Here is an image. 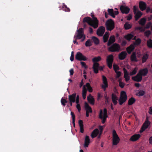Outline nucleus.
<instances>
[{
    "label": "nucleus",
    "instance_id": "obj_1",
    "mask_svg": "<svg viewBox=\"0 0 152 152\" xmlns=\"http://www.w3.org/2000/svg\"><path fill=\"white\" fill-rule=\"evenodd\" d=\"M91 16L92 19L90 17H86L84 18L83 22H86L90 26L95 28H97L98 25V21L97 18L95 17L92 13H91Z\"/></svg>",
    "mask_w": 152,
    "mask_h": 152
},
{
    "label": "nucleus",
    "instance_id": "obj_2",
    "mask_svg": "<svg viewBox=\"0 0 152 152\" xmlns=\"http://www.w3.org/2000/svg\"><path fill=\"white\" fill-rule=\"evenodd\" d=\"M112 136V144L113 145H117L119 143L120 139L114 129L113 131Z\"/></svg>",
    "mask_w": 152,
    "mask_h": 152
},
{
    "label": "nucleus",
    "instance_id": "obj_3",
    "mask_svg": "<svg viewBox=\"0 0 152 152\" xmlns=\"http://www.w3.org/2000/svg\"><path fill=\"white\" fill-rule=\"evenodd\" d=\"M107 117V109L104 108L103 112L102 110H101L99 115V118L102 120V123L103 124L105 122Z\"/></svg>",
    "mask_w": 152,
    "mask_h": 152
},
{
    "label": "nucleus",
    "instance_id": "obj_4",
    "mask_svg": "<svg viewBox=\"0 0 152 152\" xmlns=\"http://www.w3.org/2000/svg\"><path fill=\"white\" fill-rule=\"evenodd\" d=\"M105 25L107 29L109 31L112 30L115 27L114 22L111 19L106 21Z\"/></svg>",
    "mask_w": 152,
    "mask_h": 152
},
{
    "label": "nucleus",
    "instance_id": "obj_5",
    "mask_svg": "<svg viewBox=\"0 0 152 152\" xmlns=\"http://www.w3.org/2000/svg\"><path fill=\"white\" fill-rule=\"evenodd\" d=\"M84 36L83 29L81 28L77 30V32L74 36V38H75L76 39H80Z\"/></svg>",
    "mask_w": 152,
    "mask_h": 152
},
{
    "label": "nucleus",
    "instance_id": "obj_6",
    "mask_svg": "<svg viewBox=\"0 0 152 152\" xmlns=\"http://www.w3.org/2000/svg\"><path fill=\"white\" fill-rule=\"evenodd\" d=\"M127 96L126 92L124 91H122L121 93V96L118 101L120 104H122L125 102L127 99Z\"/></svg>",
    "mask_w": 152,
    "mask_h": 152
},
{
    "label": "nucleus",
    "instance_id": "obj_7",
    "mask_svg": "<svg viewBox=\"0 0 152 152\" xmlns=\"http://www.w3.org/2000/svg\"><path fill=\"white\" fill-rule=\"evenodd\" d=\"M133 12L135 14V18L136 20H138L142 16V13L140 11L136 6H134L133 7Z\"/></svg>",
    "mask_w": 152,
    "mask_h": 152
},
{
    "label": "nucleus",
    "instance_id": "obj_8",
    "mask_svg": "<svg viewBox=\"0 0 152 152\" xmlns=\"http://www.w3.org/2000/svg\"><path fill=\"white\" fill-rule=\"evenodd\" d=\"M75 58L77 60L79 61H86L88 60V58L84 56L82 53L78 52H77L76 56Z\"/></svg>",
    "mask_w": 152,
    "mask_h": 152
},
{
    "label": "nucleus",
    "instance_id": "obj_9",
    "mask_svg": "<svg viewBox=\"0 0 152 152\" xmlns=\"http://www.w3.org/2000/svg\"><path fill=\"white\" fill-rule=\"evenodd\" d=\"M120 49L119 45L115 43L112 45L109 48V50L112 52L118 51Z\"/></svg>",
    "mask_w": 152,
    "mask_h": 152
},
{
    "label": "nucleus",
    "instance_id": "obj_10",
    "mask_svg": "<svg viewBox=\"0 0 152 152\" xmlns=\"http://www.w3.org/2000/svg\"><path fill=\"white\" fill-rule=\"evenodd\" d=\"M113 60V56L112 55H108L106 60L107 66L110 69L112 68V64Z\"/></svg>",
    "mask_w": 152,
    "mask_h": 152
},
{
    "label": "nucleus",
    "instance_id": "obj_11",
    "mask_svg": "<svg viewBox=\"0 0 152 152\" xmlns=\"http://www.w3.org/2000/svg\"><path fill=\"white\" fill-rule=\"evenodd\" d=\"M150 124V121H149L148 120H146L143 124L140 130V133H142L146 129H147L149 126Z\"/></svg>",
    "mask_w": 152,
    "mask_h": 152
},
{
    "label": "nucleus",
    "instance_id": "obj_12",
    "mask_svg": "<svg viewBox=\"0 0 152 152\" xmlns=\"http://www.w3.org/2000/svg\"><path fill=\"white\" fill-rule=\"evenodd\" d=\"M91 142V140L89 137L88 135L86 136L84 139V142L83 144V147L86 148L88 147Z\"/></svg>",
    "mask_w": 152,
    "mask_h": 152
},
{
    "label": "nucleus",
    "instance_id": "obj_13",
    "mask_svg": "<svg viewBox=\"0 0 152 152\" xmlns=\"http://www.w3.org/2000/svg\"><path fill=\"white\" fill-rule=\"evenodd\" d=\"M105 31V28L103 26H101L97 31V34L100 37L102 36Z\"/></svg>",
    "mask_w": 152,
    "mask_h": 152
},
{
    "label": "nucleus",
    "instance_id": "obj_14",
    "mask_svg": "<svg viewBox=\"0 0 152 152\" xmlns=\"http://www.w3.org/2000/svg\"><path fill=\"white\" fill-rule=\"evenodd\" d=\"M102 79L103 84L102 85V87L104 89V90L105 91L106 88L108 86L107 81V78L104 75L102 76Z\"/></svg>",
    "mask_w": 152,
    "mask_h": 152
},
{
    "label": "nucleus",
    "instance_id": "obj_15",
    "mask_svg": "<svg viewBox=\"0 0 152 152\" xmlns=\"http://www.w3.org/2000/svg\"><path fill=\"white\" fill-rule=\"evenodd\" d=\"M120 9L123 13L127 14L129 12L130 10L129 7L123 5L121 6Z\"/></svg>",
    "mask_w": 152,
    "mask_h": 152
},
{
    "label": "nucleus",
    "instance_id": "obj_16",
    "mask_svg": "<svg viewBox=\"0 0 152 152\" xmlns=\"http://www.w3.org/2000/svg\"><path fill=\"white\" fill-rule=\"evenodd\" d=\"M99 134V131L98 129H95L91 133V137L92 138H94L97 136Z\"/></svg>",
    "mask_w": 152,
    "mask_h": 152
},
{
    "label": "nucleus",
    "instance_id": "obj_17",
    "mask_svg": "<svg viewBox=\"0 0 152 152\" xmlns=\"http://www.w3.org/2000/svg\"><path fill=\"white\" fill-rule=\"evenodd\" d=\"M141 135L139 134H134L132 135L130 138V140L132 141H135L137 140L140 137Z\"/></svg>",
    "mask_w": 152,
    "mask_h": 152
},
{
    "label": "nucleus",
    "instance_id": "obj_18",
    "mask_svg": "<svg viewBox=\"0 0 152 152\" xmlns=\"http://www.w3.org/2000/svg\"><path fill=\"white\" fill-rule=\"evenodd\" d=\"M123 70L124 72V77L125 79V81L126 82H127L130 79V76H129V74L126 69L124 68L123 69Z\"/></svg>",
    "mask_w": 152,
    "mask_h": 152
},
{
    "label": "nucleus",
    "instance_id": "obj_19",
    "mask_svg": "<svg viewBox=\"0 0 152 152\" xmlns=\"http://www.w3.org/2000/svg\"><path fill=\"white\" fill-rule=\"evenodd\" d=\"M99 64L97 62H95L94 63L93 66V68L94 70V72L96 74L98 72V70L99 69Z\"/></svg>",
    "mask_w": 152,
    "mask_h": 152
},
{
    "label": "nucleus",
    "instance_id": "obj_20",
    "mask_svg": "<svg viewBox=\"0 0 152 152\" xmlns=\"http://www.w3.org/2000/svg\"><path fill=\"white\" fill-rule=\"evenodd\" d=\"M124 37L128 40H130L132 39L133 40H135L136 38V36L134 37V35L133 33H131L130 34H128L127 35L124 36Z\"/></svg>",
    "mask_w": 152,
    "mask_h": 152
},
{
    "label": "nucleus",
    "instance_id": "obj_21",
    "mask_svg": "<svg viewBox=\"0 0 152 152\" xmlns=\"http://www.w3.org/2000/svg\"><path fill=\"white\" fill-rule=\"evenodd\" d=\"M132 79L137 82H140L142 79V76L138 73L136 76L132 77Z\"/></svg>",
    "mask_w": 152,
    "mask_h": 152
},
{
    "label": "nucleus",
    "instance_id": "obj_22",
    "mask_svg": "<svg viewBox=\"0 0 152 152\" xmlns=\"http://www.w3.org/2000/svg\"><path fill=\"white\" fill-rule=\"evenodd\" d=\"M148 70L147 68L141 69L140 70L139 73L142 76H145L148 73Z\"/></svg>",
    "mask_w": 152,
    "mask_h": 152
},
{
    "label": "nucleus",
    "instance_id": "obj_23",
    "mask_svg": "<svg viewBox=\"0 0 152 152\" xmlns=\"http://www.w3.org/2000/svg\"><path fill=\"white\" fill-rule=\"evenodd\" d=\"M139 7L140 9L142 11L145 10L146 7V4L143 1L140 2L139 3Z\"/></svg>",
    "mask_w": 152,
    "mask_h": 152
},
{
    "label": "nucleus",
    "instance_id": "obj_24",
    "mask_svg": "<svg viewBox=\"0 0 152 152\" xmlns=\"http://www.w3.org/2000/svg\"><path fill=\"white\" fill-rule=\"evenodd\" d=\"M127 55V53L126 51H123L119 54V58L120 60H123L125 58Z\"/></svg>",
    "mask_w": 152,
    "mask_h": 152
},
{
    "label": "nucleus",
    "instance_id": "obj_25",
    "mask_svg": "<svg viewBox=\"0 0 152 152\" xmlns=\"http://www.w3.org/2000/svg\"><path fill=\"white\" fill-rule=\"evenodd\" d=\"M76 94L74 93L71 95L69 96V99L70 102H75Z\"/></svg>",
    "mask_w": 152,
    "mask_h": 152
},
{
    "label": "nucleus",
    "instance_id": "obj_26",
    "mask_svg": "<svg viewBox=\"0 0 152 152\" xmlns=\"http://www.w3.org/2000/svg\"><path fill=\"white\" fill-rule=\"evenodd\" d=\"M85 107L86 112H88L89 113H91L92 112V110L91 107L89 106L88 104L86 102L85 103Z\"/></svg>",
    "mask_w": 152,
    "mask_h": 152
},
{
    "label": "nucleus",
    "instance_id": "obj_27",
    "mask_svg": "<svg viewBox=\"0 0 152 152\" xmlns=\"http://www.w3.org/2000/svg\"><path fill=\"white\" fill-rule=\"evenodd\" d=\"M112 101L114 105H116L117 103V100L118 98L116 95L114 94H112Z\"/></svg>",
    "mask_w": 152,
    "mask_h": 152
},
{
    "label": "nucleus",
    "instance_id": "obj_28",
    "mask_svg": "<svg viewBox=\"0 0 152 152\" xmlns=\"http://www.w3.org/2000/svg\"><path fill=\"white\" fill-rule=\"evenodd\" d=\"M78 123L80 127V132L83 133L84 132V128L83 121L81 120L79 121Z\"/></svg>",
    "mask_w": 152,
    "mask_h": 152
},
{
    "label": "nucleus",
    "instance_id": "obj_29",
    "mask_svg": "<svg viewBox=\"0 0 152 152\" xmlns=\"http://www.w3.org/2000/svg\"><path fill=\"white\" fill-rule=\"evenodd\" d=\"M87 99L88 102L92 104H94V100L93 97L91 94L89 95L87 97Z\"/></svg>",
    "mask_w": 152,
    "mask_h": 152
},
{
    "label": "nucleus",
    "instance_id": "obj_30",
    "mask_svg": "<svg viewBox=\"0 0 152 152\" xmlns=\"http://www.w3.org/2000/svg\"><path fill=\"white\" fill-rule=\"evenodd\" d=\"M115 41V36H111L107 43V45L108 46L114 43Z\"/></svg>",
    "mask_w": 152,
    "mask_h": 152
},
{
    "label": "nucleus",
    "instance_id": "obj_31",
    "mask_svg": "<svg viewBox=\"0 0 152 152\" xmlns=\"http://www.w3.org/2000/svg\"><path fill=\"white\" fill-rule=\"evenodd\" d=\"M134 48L135 47L134 45L132 44L129 47L127 48L126 50L127 52L130 54L134 50Z\"/></svg>",
    "mask_w": 152,
    "mask_h": 152
},
{
    "label": "nucleus",
    "instance_id": "obj_32",
    "mask_svg": "<svg viewBox=\"0 0 152 152\" xmlns=\"http://www.w3.org/2000/svg\"><path fill=\"white\" fill-rule=\"evenodd\" d=\"M131 59L132 61H137L135 53H133L131 57Z\"/></svg>",
    "mask_w": 152,
    "mask_h": 152
},
{
    "label": "nucleus",
    "instance_id": "obj_33",
    "mask_svg": "<svg viewBox=\"0 0 152 152\" xmlns=\"http://www.w3.org/2000/svg\"><path fill=\"white\" fill-rule=\"evenodd\" d=\"M86 90L85 87V86H84L82 91V96L83 99H85L86 98Z\"/></svg>",
    "mask_w": 152,
    "mask_h": 152
},
{
    "label": "nucleus",
    "instance_id": "obj_34",
    "mask_svg": "<svg viewBox=\"0 0 152 152\" xmlns=\"http://www.w3.org/2000/svg\"><path fill=\"white\" fill-rule=\"evenodd\" d=\"M109 34L108 32H106L103 37V39L104 42H106L107 41L109 37Z\"/></svg>",
    "mask_w": 152,
    "mask_h": 152
},
{
    "label": "nucleus",
    "instance_id": "obj_35",
    "mask_svg": "<svg viewBox=\"0 0 152 152\" xmlns=\"http://www.w3.org/2000/svg\"><path fill=\"white\" fill-rule=\"evenodd\" d=\"M91 39L93 40L94 43L96 45L99 44V42L98 39L95 37H91Z\"/></svg>",
    "mask_w": 152,
    "mask_h": 152
},
{
    "label": "nucleus",
    "instance_id": "obj_36",
    "mask_svg": "<svg viewBox=\"0 0 152 152\" xmlns=\"http://www.w3.org/2000/svg\"><path fill=\"white\" fill-rule=\"evenodd\" d=\"M108 12L109 14L113 18H114L115 17V16H114V11L112 9H108Z\"/></svg>",
    "mask_w": 152,
    "mask_h": 152
},
{
    "label": "nucleus",
    "instance_id": "obj_37",
    "mask_svg": "<svg viewBox=\"0 0 152 152\" xmlns=\"http://www.w3.org/2000/svg\"><path fill=\"white\" fill-rule=\"evenodd\" d=\"M101 58L99 56H98L97 57H95L92 60L93 62L94 63L95 62H96L99 61L101 60Z\"/></svg>",
    "mask_w": 152,
    "mask_h": 152
},
{
    "label": "nucleus",
    "instance_id": "obj_38",
    "mask_svg": "<svg viewBox=\"0 0 152 152\" xmlns=\"http://www.w3.org/2000/svg\"><path fill=\"white\" fill-rule=\"evenodd\" d=\"M86 86L87 88V89L88 91L90 92H91L92 91V89L91 86L89 83H87L86 84Z\"/></svg>",
    "mask_w": 152,
    "mask_h": 152
},
{
    "label": "nucleus",
    "instance_id": "obj_39",
    "mask_svg": "<svg viewBox=\"0 0 152 152\" xmlns=\"http://www.w3.org/2000/svg\"><path fill=\"white\" fill-rule=\"evenodd\" d=\"M132 25L129 23L127 22L125 23L124 27L126 29H128L131 28L132 27Z\"/></svg>",
    "mask_w": 152,
    "mask_h": 152
},
{
    "label": "nucleus",
    "instance_id": "obj_40",
    "mask_svg": "<svg viewBox=\"0 0 152 152\" xmlns=\"http://www.w3.org/2000/svg\"><path fill=\"white\" fill-rule=\"evenodd\" d=\"M145 94V92L142 90H140L139 92L136 94V95L140 96L144 95Z\"/></svg>",
    "mask_w": 152,
    "mask_h": 152
},
{
    "label": "nucleus",
    "instance_id": "obj_41",
    "mask_svg": "<svg viewBox=\"0 0 152 152\" xmlns=\"http://www.w3.org/2000/svg\"><path fill=\"white\" fill-rule=\"evenodd\" d=\"M146 21L145 18H141L139 21V23L140 24L143 26L145 25Z\"/></svg>",
    "mask_w": 152,
    "mask_h": 152
},
{
    "label": "nucleus",
    "instance_id": "obj_42",
    "mask_svg": "<svg viewBox=\"0 0 152 152\" xmlns=\"http://www.w3.org/2000/svg\"><path fill=\"white\" fill-rule=\"evenodd\" d=\"M135 101V99L133 98L132 97L128 101V104L131 105L133 104Z\"/></svg>",
    "mask_w": 152,
    "mask_h": 152
},
{
    "label": "nucleus",
    "instance_id": "obj_43",
    "mask_svg": "<svg viewBox=\"0 0 152 152\" xmlns=\"http://www.w3.org/2000/svg\"><path fill=\"white\" fill-rule=\"evenodd\" d=\"M148 56L147 54H144L142 58V62L144 63L145 62L148 58Z\"/></svg>",
    "mask_w": 152,
    "mask_h": 152
},
{
    "label": "nucleus",
    "instance_id": "obj_44",
    "mask_svg": "<svg viewBox=\"0 0 152 152\" xmlns=\"http://www.w3.org/2000/svg\"><path fill=\"white\" fill-rule=\"evenodd\" d=\"M63 9L65 12H69L70 11L69 8L67 7L66 6L64 3L63 4Z\"/></svg>",
    "mask_w": 152,
    "mask_h": 152
},
{
    "label": "nucleus",
    "instance_id": "obj_45",
    "mask_svg": "<svg viewBox=\"0 0 152 152\" xmlns=\"http://www.w3.org/2000/svg\"><path fill=\"white\" fill-rule=\"evenodd\" d=\"M137 67H135L132 71L130 72V75L131 76H132V75L135 74L137 72Z\"/></svg>",
    "mask_w": 152,
    "mask_h": 152
},
{
    "label": "nucleus",
    "instance_id": "obj_46",
    "mask_svg": "<svg viewBox=\"0 0 152 152\" xmlns=\"http://www.w3.org/2000/svg\"><path fill=\"white\" fill-rule=\"evenodd\" d=\"M71 115L72 116V123L73 124L74 126H75V116L74 115V113L72 112L71 111Z\"/></svg>",
    "mask_w": 152,
    "mask_h": 152
},
{
    "label": "nucleus",
    "instance_id": "obj_47",
    "mask_svg": "<svg viewBox=\"0 0 152 152\" xmlns=\"http://www.w3.org/2000/svg\"><path fill=\"white\" fill-rule=\"evenodd\" d=\"M92 44L91 40L89 39L86 41L85 43V45L86 47H89Z\"/></svg>",
    "mask_w": 152,
    "mask_h": 152
},
{
    "label": "nucleus",
    "instance_id": "obj_48",
    "mask_svg": "<svg viewBox=\"0 0 152 152\" xmlns=\"http://www.w3.org/2000/svg\"><path fill=\"white\" fill-rule=\"evenodd\" d=\"M147 44L148 46L150 48H152V40L150 39L147 41Z\"/></svg>",
    "mask_w": 152,
    "mask_h": 152
},
{
    "label": "nucleus",
    "instance_id": "obj_49",
    "mask_svg": "<svg viewBox=\"0 0 152 152\" xmlns=\"http://www.w3.org/2000/svg\"><path fill=\"white\" fill-rule=\"evenodd\" d=\"M141 42V40L140 38L137 39L134 43V45H139Z\"/></svg>",
    "mask_w": 152,
    "mask_h": 152
},
{
    "label": "nucleus",
    "instance_id": "obj_50",
    "mask_svg": "<svg viewBox=\"0 0 152 152\" xmlns=\"http://www.w3.org/2000/svg\"><path fill=\"white\" fill-rule=\"evenodd\" d=\"M113 68L115 72L117 71L119 69V66L116 64H114L113 65Z\"/></svg>",
    "mask_w": 152,
    "mask_h": 152
},
{
    "label": "nucleus",
    "instance_id": "obj_51",
    "mask_svg": "<svg viewBox=\"0 0 152 152\" xmlns=\"http://www.w3.org/2000/svg\"><path fill=\"white\" fill-rule=\"evenodd\" d=\"M116 73V75L115 76V78L116 79H118L119 77H120L121 75V72L120 71H116L115 72Z\"/></svg>",
    "mask_w": 152,
    "mask_h": 152
},
{
    "label": "nucleus",
    "instance_id": "obj_52",
    "mask_svg": "<svg viewBox=\"0 0 152 152\" xmlns=\"http://www.w3.org/2000/svg\"><path fill=\"white\" fill-rule=\"evenodd\" d=\"M61 102L62 105L64 106L66 105V104L67 102L65 99H63V98L61 99Z\"/></svg>",
    "mask_w": 152,
    "mask_h": 152
},
{
    "label": "nucleus",
    "instance_id": "obj_53",
    "mask_svg": "<svg viewBox=\"0 0 152 152\" xmlns=\"http://www.w3.org/2000/svg\"><path fill=\"white\" fill-rule=\"evenodd\" d=\"M99 128V129L100 130V131L99 132V135L98 136V138H100V136L102 134L103 131V126H100Z\"/></svg>",
    "mask_w": 152,
    "mask_h": 152
},
{
    "label": "nucleus",
    "instance_id": "obj_54",
    "mask_svg": "<svg viewBox=\"0 0 152 152\" xmlns=\"http://www.w3.org/2000/svg\"><path fill=\"white\" fill-rule=\"evenodd\" d=\"M80 64L82 67H84L85 69H86L87 68V66L85 62H84L81 61L80 62Z\"/></svg>",
    "mask_w": 152,
    "mask_h": 152
},
{
    "label": "nucleus",
    "instance_id": "obj_55",
    "mask_svg": "<svg viewBox=\"0 0 152 152\" xmlns=\"http://www.w3.org/2000/svg\"><path fill=\"white\" fill-rule=\"evenodd\" d=\"M136 29L140 30L141 31H144L145 30V28L140 27H138L136 28Z\"/></svg>",
    "mask_w": 152,
    "mask_h": 152
},
{
    "label": "nucleus",
    "instance_id": "obj_56",
    "mask_svg": "<svg viewBox=\"0 0 152 152\" xmlns=\"http://www.w3.org/2000/svg\"><path fill=\"white\" fill-rule=\"evenodd\" d=\"M151 31L149 30H148V31H146L145 32V36H146L147 37H148L150 35V34H151Z\"/></svg>",
    "mask_w": 152,
    "mask_h": 152
},
{
    "label": "nucleus",
    "instance_id": "obj_57",
    "mask_svg": "<svg viewBox=\"0 0 152 152\" xmlns=\"http://www.w3.org/2000/svg\"><path fill=\"white\" fill-rule=\"evenodd\" d=\"M124 85L125 83L124 82L120 81L119 82V86L121 88H123Z\"/></svg>",
    "mask_w": 152,
    "mask_h": 152
},
{
    "label": "nucleus",
    "instance_id": "obj_58",
    "mask_svg": "<svg viewBox=\"0 0 152 152\" xmlns=\"http://www.w3.org/2000/svg\"><path fill=\"white\" fill-rule=\"evenodd\" d=\"M70 59L72 61H73L74 60V57L73 51H72L71 53V56L70 57Z\"/></svg>",
    "mask_w": 152,
    "mask_h": 152
},
{
    "label": "nucleus",
    "instance_id": "obj_59",
    "mask_svg": "<svg viewBox=\"0 0 152 152\" xmlns=\"http://www.w3.org/2000/svg\"><path fill=\"white\" fill-rule=\"evenodd\" d=\"M151 24L152 23L151 22H148L147 24L145 26V28H149L151 26Z\"/></svg>",
    "mask_w": 152,
    "mask_h": 152
},
{
    "label": "nucleus",
    "instance_id": "obj_60",
    "mask_svg": "<svg viewBox=\"0 0 152 152\" xmlns=\"http://www.w3.org/2000/svg\"><path fill=\"white\" fill-rule=\"evenodd\" d=\"M77 104L76 107L77 109H78V111L80 112L81 110V108L80 105L78 103H76Z\"/></svg>",
    "mask_w": 152,
    "mask_h": 152
},
{
    "label": "nucleus",
    "instance_id": "obj_61",
    "mask_svg": "<svg viewBox=\"0 0 152 152\" xmlns=\"http://www.w3.org/2000/svg\"><path fill=\"white\" fill-rule=\"evenodd\" d=\"M75 101V102L76 103H78L79 102V96L78 95H77L76 97V99Z\"/></svg>",
    "mask_w": 152,
    "mask_h": 152
},
{
    "label": "nucleus",
    "instance_id": "obj_62",
    "mask_svg": "<svg viewBox=\"0 0 152 152\" xmlns=\"http://www.w3.org/2000/svg\"><path fill=\"white\" fill-rule=\"evenodd\" d=\"M126 41L124 40L122 41L121 45L123 46H125L126 44Z\"/></svg>",
    "mask_w": 152,
    "mask_h": 152
},
{
    "label": "nucleus",
    "instance_id": "obj_63",
    "mask_svg": "<svg viewBox=\"0 0 152 152\" xmlns=\"http://www.w3.org/2000/svg\"><path fill=\"white\" fill-rule=\"evenodd\" d=\"M70 74V75H72L74 73V70L73 69H71L69 70Z\"/></svg>",
    "mask_w": 152,
    "mask_h": 152
},
{
    "label": "nucleus",
    "instance_id": "obj_64",
    "mask_svg": "<svg viewBox=\"0 0 152 152\" xmlns=\"http://www.w3.org/2000/svg\"><path fill=\"white\" fill-rule=\"evenodd\" d=\"M148 112L150 114L152 115V106L150 107Z\"/></svg>",
    "mask_w": 152,
    "mask_h": 152
}]
</instances>
